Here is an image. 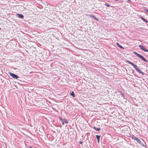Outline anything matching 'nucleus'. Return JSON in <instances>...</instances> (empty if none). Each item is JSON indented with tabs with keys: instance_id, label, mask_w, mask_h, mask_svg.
<instances>
[{
	"instance_id": "obj_25",
	"label": "nucleus",
	"mask_w": 148,
	"mask_h": 148,
	"mask_svg": "<svg viewBox=\"0 0 148 148\" xmlns=\"http://www.w3.org/2000/svg\"><path fill=\"white\" fill-rule=\"evenodd\" d=\"M1 28L0 27V31H1Z\"/></svg>"
},
{
	"instance_id": "obj_2",
	"label": "nucleus",
	"mask_w": 148,
	"mask_h": 148,
	"mask_svg": "<svg viewBox=\"0 0 148 148\" xmlns=\"http://www.w3.org/2000/svg\"><path fill=\"white\" fill-rule=\"evenodd\" d=\"M133 53L135 54V55H136L138 58H140L141 60L144 61H145L146 62H147L148 61L145 58L142 56L141 55L137 53L136 52L134 51L133 52Z\"/></svg>"
},
{
	"instance_id": "obj_17",
	"label": "nucleus",
	"mask_w": 148,
	"mask_h": 148,
	"mask_svg": "<svg viewBox=\"0 0 148 148\" xmlns=\"http://www.w3.org/2000/svg\"><path fill=\"white\" fill-rule=\"evenodd\" d=\"M93 19H94L95 20H96V21H98L99 20V19L98 18H97L96 17H95Z\"/></svg>"
},
{
	"instance_id": "obj_20",
	"label": "nucleus",
	"mask_w": 148,
	"mask_h": 148,
	"mask_svg": "<svg viewBox=\"0 0 148 148\" xmlns=\"http://www.w3.org/2000/svg\"><path fill=\"white\" fill-rule=\"evenodd\" d=\"M79 143L80 144H82V143H83V142L82 141H80L79 142Z\"/></svg>"
},
{
	"instance_id": "obj_22",
	"label": "nucleus",
	"mask_w": 148,
	"mask_h": 148,
	"mask_svg": "<svg viewBox=\"0 0 148 148\" xmlns=\"http://www.w3.org/2000/svg\"><path fill=\"white\" fill-rule=\"evenodd\" d=\"M146 11L147 12H148V10H146Z\"/></svg>"
},
{
	"instance_id": "obj_28",
	"label": "nucleus",
	"mask_w": 148,
	"mask_h": 148,
	"mask_svg": "<svg viewBox=\"0 0 148 148\" xmlns=\"http://www.w3.org/2000/svg\"><path fill=\"white\" fill-rule=\"evenodd\" d=\"M136 130V132H137V130Z\"/></svg>"
},
{
	"instance_id": "obj_27",
	"label": "nucleus",
	"mask_w": 148,
	"mask_h": 148,
	"mask_svg": "<svg viewBox=\"0 0 148 148\" xmlns=\"http://www.w3.org/2000/svg\"><path fill=\"white\" fill-rule=\"evenodd\" d=\"M97 131H99V130H97Z\"/></svg>"
},
{
	"instance_id": "obj_4",
	"label": "nucleus",
	"mask_w": 148,
	"mask_h": 148,
	"mask_svg": "<svg viewBox=\"0 0 148 148\" xmlns=\"http://www.w3.org/2000/svg\"><path fill=\"white\" fill-rule=\"evenodd\" d=\"M61 122L62 125H64L66 126L67 123H68V121L65 119H61Z\"/></svg>"
},
{
	"instance_id": "obj_19",
	"label": "nucleus",
	"mask_w": 148,
	"mask_h": 148,
	"mask_svg": "<svg viewBox=\"0 0 148 148\" xmlns=\"http://www.w3.org/2000/svg\"><path fill=\"white\" fill-rule=\"evenodd\" d=\"M128 131V130H127L126 131ZM125 131H126V130H122V132L123 133H124V132H125Z\"/></svg>"
},
{
	"instance_id": "obj_21",
	"label": "nucleus",
	"mask_w": 148,
	"mask_h": 148,
	"mask_svg": "<svg viewBox=\"0 0 148 148\" xmlns=\"http://www.w3.org/2000/svg\"><path fill=\"white\" fill-rule=\"evenodd\" d=\"M119 92L121 94V93H122L121 91H119Z\"/></svg>"
},
{
	"instance_id": "obj_24",
	"label": "nucleus",
	"mask_w": 148,
	"mask_h": 148,
	"mask_svg": "<svg viewBox=\"0 0 148 148\" xmlns=\"http://www.w3.org/2000/svg\"><path fill=\"white\" fill-rule=\"evenodd\" d=\"M29 148H32V147H30Z\"/></svg>"
},
{
	"instance_id": "obj_26",
	"label": "nucleus",
	"mask_w": 148,
	"mask_h": 148,
	"mask_svg": "<svg viewBox=\"0 0 148 148\" xmlns=\"http://www.w3.org/2000/svg\"><path fill=\"white\" fill-rule=\"evenodd\" d=\"M115 1H117L118 0H115Z\"/></svg>"
},
{
	"instance_id": "obj_6",
	"label": "nucleus",
	"mask_w": 148,
	"mask_h": 148,
	"mask_svg": "<svg viewBox=\"0 0 148 148\" xmlns=\"http://www.w3.org/2000/svg\"><path fill=\"white\" fill-rule=\"evenodd\" d=\"M139 47L140 48V49L145 52H148V50L145 47L141 45H139Z\"/></svg>"
},
{
	"instance_id": "obj_13",
	"label": "nucleus",
	"mask_w": 148,
	"mask_h": 148,
	"mask_svg": "<svg viewBox=\"0 0 148 148\" xmlns=\"http://www.w3.org/2000/svg\"><path fill=\"white\" fill-rule=\"evenodd\" d=\"M89 16L90 17H92L93 18H94L95 17V16H94V15H89Z\"/></svg>"
},
{
	"instance_id": "obj_14",
	"label": "nucleus",
	"mask_w": 148,
	"mask_h": 148,
	"mask_svg": "<svg viewBox=\"0 0 148 148\" xmlns=\"http://www.w3.org/2000/svg\"><path fill=\"white\" fill-rule=\"evenodd\" d=\"M121 96L123 97L124 98V97H125V95L124 94L122 93H121Z\"/></svg>"
},
{
	"instance_id": "obj_18",
	"label": "nucleus",
	"mask_w": 148,
	"mask_h": 148,
	"mask_svg": "<svg viewBox=\"0 0 148 148\" xmlns=\"http://www.w3.org/2000/svg\"><path fill=\"white\" fill-rule=\"evenodd\" d=\"M105 5H107V6L108 7H110V5H108V4H107V3H106L105 4Z\"/></svg>"
},
{
	"instance_id": "obj_8",
	"label": "nucleus",
	"mask_w": 148,
	"mask_h": 148,
	"mask_svg": "<svg viewBox=\"0 0 148 148\" xmlns=\"http://www.w3.org/2000/svg\"><path fill=\"white\" fill-rule=\"evenodd\" d=\"M17 16L18 17L21 18H23L24 17V16L23 14H17Z\"/></svg>"
},
{
	"instance_id": "obj_12",
	"label": "nucleus",
	"mask_w": 148,
	"mask_h": 148,
	"mask_svg": "<svg viewBox=\"0 0 148 148\" xmlns=\"http://www.w3.org/2000/svg\"><path fill=\"white\" fill-rule=\"evenodd\" d=\"M71 95L73 97H75V94L73 91H72V93L71 94Z\"/></svg>"
},
{
	"instance_id": "obj_15",
	"label": "nucleus",
	"mask_w": 148,
	"mask_h": 148,
	"mask_svg": "<svg viewBox=\"0 0 148 148\" xmlns=\"http://www.w3.org/2000/svg\"><path fill=\"white\" fill-rule=\"evenodd\" d=\"M94 129H95V130H100V128H96L95 127H94Z\"/></svg>"
},
{
	"instance_id": "obj_3",
	"label": "nucleus",
	"mask_w": 148,
	"mask_h": 148,
	"mask_svg": "<svg viewBox=\"0 0 148 148\" xmlns=\"http://www.w3.org/2000/svg\"><path fill=\"white\" fill-rule=\"evenodd\" d=\"M132 138L134 140H136L137 141V143H140L141 145H142L144 147L145 145L144 144H143V143H141V142L140 140L138 138L136 137V136H134V137H132Z\"/></svg>"
},
{
	"instance_id": "obj_9",
	"label": "nucleus",
	"mask_w": 148,
	"mask_h": 148,
	"mask_svg": "<svg viewBox=\"0 0 148 148\" xmlns=\"http://www.w3.org/2000/svg\"><path fill=\"white\" fill-rule=\"evenodd\" d=\"M96 136L97 138L98 142L99 143V141L100 138L101 137V136L96 135Z\"/></svg>"
},
{
	"instance_id": "obj_16",
	"label": "nucleus",
	"mask_w": 148,
	"mask_h": 148,
	"mask_svg": "<svg viewBox=\"0 0 148 148\" xmlns=\"http://www.w3.org/2000/svg\"><path fill=\"white\" fill-rule=\"evenodd\" d=\"M126 136L130 137V136L131 135V134L130 133H127V134L126 135Z\"/></svg>"
},
{
	"instance_id": "obj_10",
	"label": "nucleus",
	"mask_w": 148,
	"mask_h": 148,
	"mask_svg": "<svg viewBox=\"0 0 148 148\" xmlns=\"http://www.w3.org/2000/svg\"><path fill=\"white\" fill-rule=\"evenodd\" d=\"M116 45L120 48L122 49H124V48L123 47L121 46V45H120L117 42L116 43Z\"/></svg>"
},
{
	"instance_id": "obj_7",
	"label": "nucleus",
	"mask_w": 148,
	"mask_h": 148,
	"mask_svg": "<svg viewBox=\"0 0 148 148\" xmlns=\"http://www.w3.org/2000/svg\"><path fill=\"white\" fill-rule=\"evenodd\" d=\"M36 131H38L37 132V133L40 135L43 136L45 134L44 130H36Z\"/></svg>"
},
{
	"instance_id": "obj_1",
	"label": "nucleus",
	"mask_w": 148,
	"mask_h": 148,
	"mask_svg": "<svg viewBox=\"0 0 148 148\" xmlns=\"http://www.w3.org/2000/svg\"><path fill=\"white\" fill-rule=\"evenodd\" d=\"M126 62L133 66L136 70L140 73L142 75H144V73L136 65L134 64L132 62L129 60H127Z\"/></svg>"
},
{
	"instance_id": "obj_11",
	"label": "nucleus",
	"mask_w": 148,
	"mask_h": 148,
	"mask_svg": "<svg viewBox=\"0 0 148 148\" xmlns=\"http://www.w3.org/2000/svg\"><path fill=\"white\" fill-rule=\"evenodd\" d=\"M143 21H145V22L147 23H148V21L147 20H146V19H145L144 18H143V17H141L140 18Z\"/></svg>"
},
{
	"instance_id": "obj_23",
	"label": "nucleus",
	"mask_w": 148,
	"mask_h": 148,
	"mask_svg": "<svg viewBox=\"0 0 148 148\" xmlns=\"http://www.w3.org/2000/svg\"><path fill=\"white\" fill-rule=\"evenodd\" d=\"M60 119L61 120V119H62L61 117H60Z\"/></svg>"
},
{
	"instance_id": "obj_5",
	"label": "nucleus",
	"mask_w": 148,
	"mask_h": 148,
	"mask_svg": "<svg viewBox=\"0 0 148 148\" xmlns=\"http://www.w3.org/2000/svg\"><path fill=\"white\" fill-rule=\"evenodd\" d=\"M9 74L10 75V76H11L14 79H17L18 78H19V77L17 75L12 73L11 72L9 73Z\"/></svg>"
}]
</instances>
